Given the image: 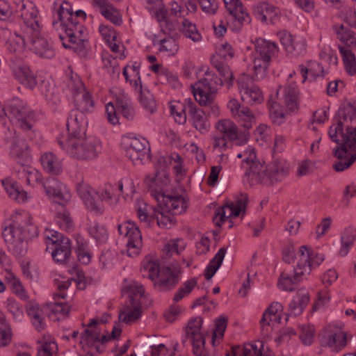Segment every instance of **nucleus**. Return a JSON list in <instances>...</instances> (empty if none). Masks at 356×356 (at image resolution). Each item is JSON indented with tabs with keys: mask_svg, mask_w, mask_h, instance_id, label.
<instances>
[{
	"mask_svg": "<svg viewBox=\"0 0 356 356\" xmlns=\"http://www.w3.org/2000/svg\"><path fill=\"white\" fill-rule=\"evenodd\" d=\"M334 124L330 126L328 135L330 140L338 146L333 154L339 159L333 165L337 172H341L351 166L356 161V103L345 101L336 113Z\"/></svg>",
	"mask_w": 356,
	"mask_h": 356,
	"instance_id": "nucleus-1",
	"label": "nucleus"
},
{
	"mask_svg": "<svg viewBox=\"0 0 356 356\" xmlns=\"http://www.w3.org/2000/svg\"><path fill=\"white\" fill-rule=\"evenodd\" d=\"M157 202V208L154 209V212L149 214L146 206L144 208L138 207L137 215L140 221L147 222L148 220L156 219L159 227L170 228L175 225L176 220L173 215L181 214L186 211L188 207V202L182 195L172 191L166 194L164 191L152 192Z\"/></svg>",
	"mask_w": 356,
	"mask_h": 356,
	"instance_id": "nucleus-2",
	"label": "nucleus"
},
{
	"mask_svg": "<svg viewBox=\"0 0 356 356\" xmlns=\"http://www.w3.org/2000/svg\"><path fill=\"white\" fill-rule=\"evenodd\" d=\"M19 12L22 20L19 27L10 34L6 43L7 49L15 54L22 53L30 45L31 37L38 35L42 28L39 11L31 2L22 3Z\"/></svg>",
	"mask_w": 356,
	"mask_h": 356,
	"instance_id": "nucleus-3",
	"label": "nucleus"
},
{
	"mask_svg": "<svg viewBox=\"0 0 356 356\" xmlns=\"http://www.w3.org/2000/svg\"><path fill=\"white\" fill-rule=\"evenodd\" d=\"M86 14L83 10L73 11L70 3L63 1L53 15L52 26L58 32L60 39L63 41L66 38L72 44H82L85 41L83 38L82 26L78 18L85 19Z\"/></svg>",
	"mask_w": 356,
	"mask_h": 356,
	"instance_id": "nucleus-4",
	"label": "nucleus"
},
{
	"mask_svg": "<svg viewBox=\"0 0 356 356\" xmlns=\"http://www.w3.org/2000/svg\"><path fill=\"white\" fill-rule=\"evenodd\" d=\"M140 271L144 277H147L153 282L156 290L164 292L174 289L177 285L181 267L177 263L160 268L156 261H147L142 265Z\"/></svg>",
	"mask_w": 356,
	"mask_h": 356,
	"instance_id": "nucleus-5",
	"label": "nucleus"
},
{
	"mask_svg": "<svg viewBox=\"0 0 356 356\" xmlns=\"http://www.w3.org/2000/svg\"><path fill=\"white\" fill-rule=\"evenodd\" d=\"M278 51L277 44L270 40L258 38L255 40L253 52V69L257 79H263L270 65L271 58Z\"/></svg>",
	"mask_w": 356,
	"mask_h": 356,
	"instance_id": "nucleus-6",
	"label": "nucleus"
},
{
	"mask_svg": "<svg viewBox=\"0 0 356 356\" xmlns=\"http://www.w3.org/2000/svg\"><path fill=\"white\" fill-rule=\"evenodd\" d=\"M58 143L62 149L72 157L78 160H92L95 159L99 152V146L92 138L73 139L69 144H65V141L58 139Z\"/></svg>",
	"mask_w": 356,
	"mask_h": 356,
	"instance_id": "nucleus-7",
	"label": "nucleus"
},
{
	"mask_svg": "<svg viewBox=\"0 0 356 356\" xmlns=\"http://www.w3.org/2000/svg\"><path fill=\"white\" fill-rule=\"evenodd\" d=\"M144 293L145 289L142 285L132 284L129 286V302L124 310L119 314V318L121 321L130 324L140 317Z\"/></svg>",
	"mask_w": 356,
	"mask_h": 356,
	"instance_id": "nucleus-8",
	"label": "nucleus"
},
{
	"mask_svg": "<svg viewBox=\"0 0 356 356\" xmlns=\"http://www.w3.org/2000/svg\"><path fill=\"white\" fill-rule=\"evenodd\" d=\"M22 222L17 217L12 216V222L3 230V237L8 244L9 250L15 256L23 257L28 250V244L23 240L18 229L22 228Z\"/></svg>",
	"mask_w": 356,
	"mask_h": 356,
	"instance_id": "nucleus-9",
	"label": "nucleus"
},
{
	"mask_svg": "<svg viewBox=\"0 0 356 356\" xmlns=\"http://www.w3.org/2000/svg\"><path fill=\"white\" fill-rule=\"evenodd\" d=\"M248 156L243 160V163H245L248 169L245 173L247 180L251 186L262 184L270 186V182L268 180V170L264 163L259 161L257 159L256 153L253 150L246 152Z\"/></svg>",
	"mask_w": 356,
	"mask_h": 356,
	"instance_id": "nucleus-10",
	"label": "nucleus"
},
{
	"mask_svg": "<svg viewBox=\"0 0 356 356\" xmlns=\"http://www.w3.org/2000/svg\"><path fill=\"white\" fill-rule=\"evenodd\" d=\"M220 77L213 76L209 72L204 73V77L198 80L191 89H215L217 87L230 88L233 86V73L228 65L218 71Z\"/></svg>",
	"mask_w": 356,
	"mask_h": 356,
	"instance_id": "nucleus-11",
	"label": "nucleus"
},
{
	"mask_svg": "<svg viewBox=\"0 0 356 356\" xmlns=\"http://www.w3.org/2000/svg\"><path fill=\"white\" fill-rule=\"evenodd\" d=\"M118 230L120 235H124L128 238L127 243V255L131 257L138 256L143 246L142 236L138 227L135 222L127 221L118 225Z\"/></svg>",
	"mask_w": 356,
	"mask_h": 356,
	"instance_id": "nucleus-12",
	"label": "nucleus"
},
{
	"mask_svg": "<svg viewBox=\"0 0 356 356\" xmlns=\"http://www.w3.org/2000/svg\"><path fill=\"white\" fill-rule=\"evenodd\" d=\"M216 134L227 138L237 145H243L249 140L250 134L246 131L239 130L236 124L229 119H222L215 124Z\"/></svg>",
	"mask_w": 356,
	"mask_h": 356,
	"instance_id": "nucleus-13",
	"label": "nucleus"
},
{
	"mask_svg": "<svg viewBox=\"0 0 356 356\" xmlns=\"http://www.w3.org/2000/svg\"><path fill=\"white\" fill-rule=\"evenodd\" d=\"M147 146V141L145 138H130L126 143V156L134 165L142 164L144 160L150 158L149 147Z\"/></svg>",
	"mask_w": 356,
	"mask_h": 356,
	"instance_id": "nucleus-14",
	"label": "nucleus"
},
{
	"mask_svg": "<svg viewBox=\"0 0 356 356\" xmlns=\"http://www.w3.org/2000/svg\"><path fill=\"white\" fill-rule=\"evenodd\" d=\"M248 202L247 194L241 193L237 197L235 202L227 203L223 207H218L215 213L213 220L217 226L220 227L225 220L226 209L229 210L227 217H237L241 212H244Z\"/></svg>",
	"mask_w": 356,
	"mask_h": 356,
	"instance_id": "nucleus-15",
	"label": "nucleus"
},
{
	"mask_svg": "<svg viewBox=\"0 0 356 356\" xmlns=\"http://www.w3.org/2000/svg\"><path fill=\"white\" fill-rule=\"evenodd\" d=\"M51 241V256L54 261L59 264H66L71 257L72 246L70 240L60 235L52 234V238L47 237Z\"/></svg>",
	"mask_w": 356,
	"mask_h": 356,
	"instance_id": "nucleus-16",
	"label": "nucleus"
},
{
	"mask_svg": "<svg viewBox=\"0 0 356 356\" xmlns=\"http://www.w3.org/2000/svg\"><path fill=\"white\" fill-rule=\"evenodd\" d=\"M323 69L321 65L317 63H313L309 68L304 67L303 65L300 66V74L302 78V82H305L306 80H308L309 82H325L326 85V89H337L338 87L345 88L346 85L343 81L336 80L333 82H327L325 80L323 76L322 75Z\"/></svg>",
	"mask_w": 356,
	"mask_h": 356,
	"instance_id": "nucleus-17",
	"label": "nucleus"
},
{
	"mask_svg": "<svg viewBox=\"0 0 356 356\" xmlns=\"http://www.w3.org/2000/svg\"><path fill=\"white\" fill-rule=\"evenodd\" d=\"M166 161L163 157H160L156 165V172L153 175H147L145 183L152 192L163 191V186L169 183V175L164 171Z\"/></svg>",
	"mask_w": 356,
	"mask_h": 356,
	"instance_id": "nucleus-18",
	"label": "nucleus"
},
{
	"mask_svg": "<svg viewBox=\"0 0 356 356\" xmlns=\"http://www.w3.org/2000/svg\"><path fill=\"white\" fill-rule=\"evenodd\" d=\"M227 106L233 117L238 118L245 131L248 132L255 123V117L249 108L241 106L235 99L229 100Z\"/></svg>",
	"mask_w": 356,
	"mask_h": 356,
	"instance_id": "nucleus-19",
	"label": "nucleus"
},
{
	"mask_svg": "<svg viewBox=\"0 0 356 356\" xmlns=\"http://www.w3.org/2000/svg\"><path fill=\"white\" fill-rule=\"evenodd\" d=\"M46 193L61 205H65L70 197V194L65 186L55 178L49 179L44 184Z\"/></svg>",
	"mask_w": 356,
	"mask_h": 356,
	"instance_id": "nucleus-20",
	"label": "nucleus"
},
{
	"mask_svg": "<svg viewBox=\"0 0 356 356\" xmlns=\"http://www.w3.org/2000/svg\"><path fill=\"white\" fill-rule=\"evenodd\" d=\"M188 113L191 117L194 128L202 134L206 133L210 128L209 115L191 100L188 102Z\"/></svg>",
	"mask_w": 356,
	"mask_h": 356,
	"instance_id": "nucleus-21",
	"label": "nucleus"
},
{
	"mask_svg": "<svg viewBox=\"0 0 356 356\" xmlns=\"http://www.w3.org/2000/svg\"><path fill=\"white\" fill-rule=\"evenodd\" d=\"M41 31L31 37L30 48L41 58H51L55 56V51L48 40L40 36Z\"/></svg>",
	"mask_w": 356,
	"mask_h": 356,
	"instance_id": "nucleus-22",
	"label": "nucleus"
},
{
	"mask_svg": "<svg viewBox=\"0 0 356 356\" xmlns=\"http://www.w3.org/2000/svg\"><path fill=\"white\" fill-rule=\"evenodd\" d=\"M275 99L286 107V113H297L299 109L298 93L296 90H276Z\"/></svg>",
	"mask_w": 356,
	"mask_h": 356,
	"instance_id": "nucleus-23",
	"label": "nucleus"
},
{
	"mask_svg": "<svg viewBox=\"0 0 356 356\" xmlns=\"http://www.w3.org/2000/svg\"><path fill=\"white\" fill-rule=\"evenodd\" d=\"M80 284L81 280L78 281L74 278L59 282L57 284V291L54 294V299L61 298L70 303L74 298L75 286L79 287Z\"/></svg>",
	"mask_w": 356,
	"mask_h": 356,
	"instance_id": "nucleus-24",
	"label": "nucleus"
},
{
	"mask_svg": "<svg viewBox=\"0 0 356 356\" xmlns=\"http://www.w3.org/2000/svg\"><path fill=\"white\" fill-rule=\"evenodd\" d=\"M268 180L270 186L282 181L289 174V168L283 161L275 160L267 166Z\"/></svg>",
	"mask_w": 356,
	"mask_h": 356,
	"instance_id": "nucleus-25",
	"label": "nucleus"
},
{
	"mask_svg": "<svg viewBox=\"0 0 356 356\" xmlns=\"http://www.w3.org/2000/svg\"><path fill=\"white\" fill-rule=\"evenodd\" d=\"M73 99L76 108L82 113L93 111L95 101L88 90H74Z\"/></svg>",
	"mask_w": 356,
	"mask_h": 356,
	"instance_id": "nucleus-26",
	"label": "nucleus"
},
{
	"mask_svg": "<svg viewBox=\"0 0 356 356\" xmlns=\"http://www.w3.org/2000/svg\"><path fill=\"white\" fill-rule=\"evenodd\" d=\"M280 13L278 8L267 2L259 3L254 8V15L262 22L269 21L270 23L273 24Z\"/></svg>",
	"mask_w": 356,
	"mask_h": 356,
	"instance_id": "nucleus-27",
	"label": "nucleus"
},
{
	"mask_svg": "<svg viewBox=\"0 0 356 356\" xmlns=\"http://www.w3.org/2000/svg\"><path fill=\"white\" fill-rule=\"evenodd\" d=\"M228 13L240 24L250 22V16L240 0H223Z\"/></svg>",
	"mask_w": 356,
	"mask_h": 356,
	"instance_id": "nucleus-28",
	"label": "nucleus"
},
{
	"mask_svg": "<svg viewBox=\"0 0 356 356\" xmlns=\"http://www.w3.org/2000/svg\"><path fill=\"white\" fill-rule=\"evenodd\" d=\"M18 81L27 88H33L35 85L42 88H51L53 86V81L49 79L40 80V83H38L33 74H31L30 70L27 67L19 68L16 73Z\"/></svg>",
	"mask_w": 356,
	"mask_h": 356,
	"instance_id": "nucleus-29",
	"label": "nucleus"
},
{
	"mask_svg": "<svg viewBox=\"0 0 356 356\" xmlns=\"http://www.w3.org/2000/svg\"><path fill=\"white\" fill-rule=\"evenodd\" d=\"M304 274L305 271L302 269V264H298L296 268L294 269L293 276L285 272L281 273L278 284L284 291H293L294 286L300 281Z\"/></svg>",
	"mask_w": 356,
	"mask_h": 356,
	"instance_id": "nucleus-30",
	"label": "nucleus"
},
{
	"mask_svg": "<svg viewBox=\"0 0 356 356\" xmlns=\"http://www.w3.org/2000/svg\"><path fill=\"white\" fill-rule=\"evenodd\" d=\"M13 217H17L21 222H22V228L18 229V232L23 237V240L28 241L38 235V229L32 222L30 216L27 213L22 214L20 213H15Z\"/></svg>",
	"mask_w": 356,
	"mask_h": 356,
	"instance_id": "nucleus-31",
	"label": "nucleus"
},
{
	"mask_svg": "<svg viewBox=\"0 0 356 356\" xmlns=\"http://www.w3.org/2000/svg\"><path fill=\"white\" fill-rule=\"evenodd\" d=\"M43 169L48 173L58 175L62 172L60 160L52 152H45L40 156Z\"/></svg>",
	"mask_w": 356,
	"mask_h": 356,
	"instance_id": "nucleus-32",
	"label": "nucleus"
},
{
	"mask_svg": "<svg viewBox=\"0 0 356 356\" xmlns=\"http://www.w3.org/2000/svg\"><path fill=\"white\" fill-rule=\"evenodd\" d=\"M77 191L88 209L99 213L103 212L104 207L102 201L95 200V197L91 193L90 188L88 186H79L77 188Z\"/></svg>",
	"mask_w": 356,
	"mask_h": 356,
	"instance_id": "nucleus-33",
	"label": "nucleus"
},
{
	"mask_svg": "<svg viewBox=\"0 0 356 356\" xmlns=\"http://www.w3.org/2000/svg\"><path fill=\"white\" fill-rule=\"evenodd\" d=\"M4 189L8 195L18 202H24L27 200L26 192L18 186L16 181L11 178H6L1 181Z\"/></svg>",
	"mask_w": 356,
	"mask_h": 356,
	"instance_id": "nucleus-34",
	"label": "nucleus"
},
{
	"mask_svg": "<svg viewBox=\"0 0 356 356\" xmlns=\"http://www.w3.org/2000/svg\"><path fill=\"white\" fill-rule=\"evenodd\" d=\"M282 309V305L278 303H272L265 311L263 314L262 318L260 321L261 331L263 334H268V327L270 322L273 321V317H275V321H280V316L277 314Z\"/></svg>",
	"mask_w": 356,
	"mask_h": 356,
	"instance_id": "nucleus-35",
	"label": "nucleus"
},
{
	"mask_svg": "<svg viewBox=\"0 0 356 356\" xmlns=\"http://www.w3.org/2000/svg\"><path fill=\"white\" fill-rule=\"evenodd\" d=\"M67 128L69 132L68 138L63 137L60 138L61 140L65 141V144H69V143L73 139H87L86 138V131L83 126L80 125L77 121V118L68 119L67 122Z\"/></svg>",
	"mask_w": 356,
	"mask_h": 356,
	"instance_id": "nucleus-36",
	"label": "nucleus"
},
{
	"mask_svg": "<svg viewBox=\"0 0 356 356\" xmlns=\"http://www.w3.org/2000/svg\"><path fill=\"white\" fill-rule=\"evenodd\" d=\"M268 106L270 109L269 116L274 124L280 125L285 122L286 112L281 104L277 100L270 96L268 100Z\"/></svg>",
	"mask_w": 356,
	"mask_h": 356,
	"instance_id": "nucleus-37",
	"label": "nucleus"
},
{
	"mask_svg": "<svg viewBox=\"0 0 356 356\" xmlns=\"http://www.w3.org/2000/svg\"><path fill=\"white\" fill-rule=\"evenodd\" d=\"M334 29L338 39L343 42L347 46L346 47H356V35L353 31L345 27L343 24L335 25Z\"/></svg>",
	"mask_w": 356,
	"mask_h": 356,
	"instance_id": "nucleus-38",
	"label": "nucleus"
},
{
	"mask_svg": "<svg viewBox=\"0 0 356 356\" xmlns=\"http://www.w3.org/2000/svg\"><path fill=\"white\" fill-rule=\"evenodd\" d=\"M297 295L298 299L293 300L289 304L290 312L294 316L301 314L309 301V293L305 291L299 290Z\"/></svg>",
	"mask_w": 356,
	"mask_h": 356,
	"instance_id": "nucleus-39",
	"label": "nucleus"
},
{
	"mask_svg": "<svg viewBox=\"0 0 356 356\" xmlns=\"http://www.w3.org/2000/svg\"><path fill=\"white\" fill-rule=\"evenodd\" d=\"M5 140L8 143H10L13 153L17 156H20L28 147L24 141L19 140L16 136L15 132L10 129L6 133Z\"/></svg>",
	"mask_w": 356,
	"mask_h": 356,
	"instance_id": "nucleus-40",
	"label": "nucleus"
},
{
	"mask_svg": "<svg viewBox=\"0 0 356 356\" xmlns=\"http://www.w3.org/2000/svg\"><path fill=\"white\" fill-rule=\"evenodd\" d=\"M225 248L222 247L220 248L215 257L207 266L204 272V276L207 280H209L214 275L217 270L220 268L225 257Z\"/></svg>",
	"mask_w": 356,
	"mask_h": 356,
	"instance_id": "nucleus-41",
	"label": "nucleus"
},
{
	"mask_svg": "<svg viewBox=\"0 0 356 356\" xmlns=\"http://www.w3.org/2000/svg\"><path fill=\"white\" fill-rule=\"evenodd\" d=\"M123 75L131 87L138 88L140 86V88H142L138 65L136 64L127 65L123 69Z\"/></svg>",
	"mask_w": 356,
	"mask_h": 356,
	"instance_id": "nucleus-42",
	"label": "nucleus"
},
{
	"mask_svg": "<svg viewBox=\"0 0 356 356\" xmlns=\"http://www.w3.org/2000/svg\"><path fill=\"white\" fill-rule=\"evenodd\" d=\"M88 233L97 243H104L108 241V231L103 225L91 223L88 227Z\"/></svg>",
	"mask_w": 356,
	"mask_h": 356,
	"instance_id": "nucleus-43",
	"label": "nucleus"
},
{
	"mask_svg": "<svg viewBox=\"0 0 356 356\" xmlns=\"http://www.w3.org/2000/svg\"><path fill=\"white\" fill-rule=\"evenodd\" d=\"M203 320L201 317H196L188 323L186 328V337L191 339L204 337L201 332Z\"/></svg>",
	"mask_w": 356,
	"mask_h": 356,
	"instance_id": "nucleus-44",
	"label": "nucleus"
},
{
	"mask_svg": "<svg viewBox=\"0 0 356 356\" xmlns=\"http://www.w3.org/2000/svg\"><path fill=\"white\" fill-rule=\"evenodd\" d=\"M339 51L343 57V60L346 72L353 75L356 73V59L353 52L346 47H339Z\"/></svg>",
	"mask_w": 356,
	"mask_h": 356,
	"instance_id": "nucleus-45",
	"label": "nucleus"
},
{
	"mask_svg": "<svg viewBox=\"0 0 356 356\" xmlns=\"http://www.w3.org/2000/svg\"><path fill=\"white\" fill-rule=\"evenodd\" d=\"M170 108L175 120L179 124H184L186 122V112L188 111V104L185 105L180 102H172Z\"/></svg>",
	"mask_w": 356,
	"mask_h": 356,
	"instance_id": "nucleus-46",
	"label": "nucleus"
},
{
	"mask_svg": "<svg viewBox=\"0 0 356 356\" xmlns=\"http://www.w3.org/2000/svg\"><path fill=\"white\" fill-rule=\"evenodd\" d=\"M181 31L186 38L193 42H199L202 39V35L197 31L196 25L186 19L182 22Z\"/></svg>",
	"mask_w": 356,
	"mask_h": 356,
	"instance_id": "nucleus-47",
	"label": "nucleus"
},
{
	"mask_svg": "<svg viewBox=\"0 0 356 356\" xmlns=\"http://www.w3.org/2000/svg\"><path fill=\"white\" fill-rule=\"evenodd\" d=\"M195 101L200 106L211 104L215 99L216 90H191Z\"/></svg>",
	"mask_w": 356,
	"mask_h": 356,
	"instance_id": "nucleus-48",
	"label": "nucleus"
},
{
	"mask_svg": "<svg viewBox=\"0 0 356 356\" xmlns=\"http://www.w3.org/2000/svg\"><path fill=\"white\" fill-rule=\"evenodd\" d=\"M140 104L149 113H153L156 108V103L150 90H140Z\"/></svg>",
	"mask_w": 356,
	"mask_h": 356,
	"instance_id": "nucleus-49",
	"label": "nucleus"
},
{
	"mask_svg": "<svg viewBox=\"0 0 356 356\" xmlns=\"http://www.w3.org/2000/svg\"><path fill=\"white\" fill-rule=\"evenodd\" d=\"M241 99L248 104H261L264 97L261 90H241Z\"/></svg>",
	"mask_w": 356,
	"mask_h": 356,
	"instance_id": "nucleus-50",
	"label": "nucleus"
},
{
	"mask_svg": "<svg viewBox=\"0 0 356 356\" xmlns=\"http://www.w3.org/2000/svg\"><path fill=\"white\" fill-rule=\"evenodd\" d=\"M77 246L76 253L80 262L83 264H88L90 261L91 256L88 251V245L82 239L76 241Z\"/></svg>",
	"mask_w": 356,
	"mask_h": 356,
	"instance_id": "nucleus-51",
	"label": "nucleus"
},
{
	"mask_svg": "<svg viewBox=\"0 0 356 356\" xmlns=\"http://www.w3.org/2000/svg\"><path fill=\"white\" fill-rule=\"evenodd\" d=\"M107 20L110 21L115 26H120L122 23V15L120 11L111 5L105 10L100 13Z\"/></svg>",
	"mask_w": 356,
	"mask_h": 356,
	"instance_id": "nucleus-52",
	"label": "nucleus"
},
{
	"mask_svg": "<svg viewBox=\"0 0 356 356\" xmlns=\"http://www.w3.org/2000/svg\"><path fill=\"white\" fill-rule=\"evenodd\" d=\"M55 219L58 226L64 230H69L73 226L72 218L70 217V213L67 211L58 212L55 216Z\"/></svg>",
	"mask_w": 356,
	"mask_h": 356,
	"instance_id": "nucleus-53",
	"label": "nucleus"
},
{
	"mask_svg": "<svg viewBox=\"0 0 356 356\" xmlns=\"http://www.w3.org/2000/svg\"><path fill=\"white\" fill-rule=\"evenodd\" d=\"M159 44V51L161 52H168L170 54H174L178 50V46L176 41L172 37H168L160 40Z\"/></svg>",
	"mask_w": 356,
	"mask_h": 356,
	"instance_id": "nucleus-54",
	"label": "nucleus"
},
{
	"mask_svg": "<svg viewBox=\"0 0 356 356\" xmlns=\"http://www.w3.org/2000/svg\"><path fill=\"white\" fill-rule=\"evenodd\" d=\"M196 284L197 280L195 279L188 280L184 284L182 287L179 289L178 291L175 294L173 300L175 302L181 300L185 296L191 293Z\"/></svg>",
	"mask_w": 356,
	"mask_h": 356,
	"instance_id": "nucleus-55",
	"label": "nucleus"
},
{
	"mask_svg": "<svg viewBox=\"0 0 356 356\" xmlns=\"http://www.w3.org/2000/svg\"><path fill=\"white\" fill-rule=\"evenodd\" d=\"M179 240L176 241H170L169 243H168L163 249V253H162V259L163 260H168L170 259L172 255L175 253L177 254H179L180 251L182 250V248L179 249Z\"/></svg>",
	"mask_w": 356,
	"mask_h": 356,
	"instance_id": "nucleus-56",
	"label": "nucleus"
},
{
	"mask_svg": "<svg viewBox=\"0 0 356 356\" xmlns=\"http://www.w3.org/2000/svg\"><path fill=\"white\" fill-rule=\"evenodd\" d=\"M12 340L10 328L5 323V321L0 317V346H8Z\"/></svg>",
	"mask_w": 356,
	"mask_h": 356,
	"instance_id": "nucleus-57",
	"label": "nucleus"
},
{
	"mask_svg": "<svg viewBox=\"0 0 356 356\" xmlns=\"http://www.w3.org/2000/svg\"><path fill=\"white\" fill-rule=\"evenodd\" d=\"M324 260V256L322 254L312 253L311 257L307 262V264H302V269L305 273H310L312 268L318 266Z\"/></svg>",
	"mask_w": 356,
	"mask_h": 356,
	"instance_id": "nucleus-58",
	"label": "nucleus"
},
{
	"mask_svg": "<svg viewBox=\"0 0 356 356\" xmlns=\"http://www.w3.org/2000/svg\"><path fill=\"white\" fill-rule=\"evenodd\" d=\"M342 18L350 26L356 28V10L354 8L346 6L342 10Z\"/></svg>",
	"mask_w": 356,
	"mask_h": 356,
	"instance_id": "nucleus-59",
	"label": "nucleus"
},
{
	"mask_svg": "<svg viewBox=\"0 0 356 356\" xmlns=\"http://www.w3.org/2000/svg\"><path fill=\"white\" fill-rule=\"evenodd\" d=\"M70 309L71 305L68 302H56L51 307L54 314H59L63 318L68 316Z\"/></svg>",
	"mask_w": 356,
	"mask_h": 356,
	"instance_id": "nucleus-60",
	"label": "nucleus"
},
{
	"mask_svg": "<svg viewBox=\"0 0 356 356\" xmlns=\"http://www.w3.org/2000/svg\"><path fill=\"white\" fill-rule=\"evenodd\" d=\"M202 10L208 14L213 15L218 9V3L216 0H197Z\"/></svg>",
	"mask_w": 356,
	"mask_h": 356,
	"instance_id": "nucleus-61",
	"label": "nucleus"
},
{
	"mask_svg": "<svg viewBox=\"0 0 356 356\" xmlns=\"http://www.w3.org/2000/svg\"><path fill=\"white\" fill-rule=\"evenodd\" d=\"M193 344V353L196 356H206V350H204L205 339L204 337L201 339H191Z\"/></svg>",
	"mask_w": 356,
	"mask_h": 356,
	"instance_id": "nucleus-62",
	"label": "nucleus"
},
{
	"mask_svg": "<svg viewBox=\"0 0 356 356\" xmlns=\"http://www.w3.org/2000/svg\"><path fill=\"white\" fill-rule=\"evenodd\" d=\"M227 325V318L220 316L216 320L215 329L213 330V337L218 335L222 337Z\"/></svg>",
	"mask_w": 356,
	"mask_h": 356,
	"instance_id": "nucleus-63",
	"label": "nucleus"
},
{
	"mask_svg": "<svg viewBox=\"0 0 356 356\" xmlns=\"http://www.w3.org/2000/svg\"><path fill=\"white\" fill-rule=\"evenodd\" d=\"M105 115L111 124H116L118 123L119 119L117 115V111L112 102H108L106 104Z\"/></svg>",
	"mask_w": 356,
	"mask_h": 356,
	"instance_id": "nucleus-64",
	"label": "nucleus"
}]
</instances>
